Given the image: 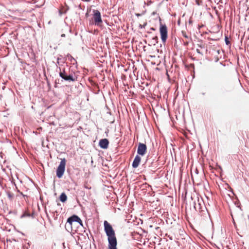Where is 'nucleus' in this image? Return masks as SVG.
<instances>
[{
	"label": "nucleus",
	"mask_w": 249,
	"mask_h": 249,
	"mask_svg": "<svg viewBox=\"0 0 249 249\" xmlns=\"http://www.w3.org/2000/svg\"><path fill=\"white\" fill-rule=\"evenodd\" d=\"M105 231L107 236L108 242V249H117V241L115 236V231L111 225L107 221L104 222Z\"/></svg>",
	"instance_id": "obj_1"
},
{
	"label": "nucleus",
	"mask_w": 249,
	"mask_h": 249,
	"mask_svg": "<svg viewBox=\"0 0 249 249\" xmlns=\"http://www.w3.org/2000/svg\"><path fill=\"white\" fill-rule=\"evenodd\" d=\"M59 70L60 71L59 73V76L64 80H65V81L74 82L76 80L77 78L74 74L71 73L69 74V75H67V74L65 71V69H63V70L62 71L61 68L59 67Z\"/></svg>",
	"instance_id": "obj_2"
},
{
	"label": "nucleus",
	"mask_w": 249,
	"mask_h": 249,
	"mask_svg": "<svg viewBox=\"0 0 249 249\" xmlns=\"http://www.w3.org/2000/svg\"><path fill=\"white\" fill-rule=\"evenodd\" d=\"M66 162L65 159L64 158L61 160L60 163L56 169V176L58 178H61L64 174L65 170Z\"/></svg>",
	"instance_id": "obj_3"
},
{
	"label": "nucleus",
	"mask_w": 249,
	"mask_h": 249,
	"mask_svg": "<svg viewBox=\"0 0 249 249\" xmlns=\"http://www.w3.org/2000/svg\"><path fill=\"white\" fill-rule=\"evenodd\" d=\"M92 12L95 25L100 26L103 22L100 12L97 10H93Z\"/></svg>",
	"instance_id": "obj_4"
},
{
	"label": "nucleus",
	"mask_w": 249,
	"mask_h": 249,
	"mask_svg": "<svg viewBox=\"0 0 249 249\" xmlns=\"http://www.w3.org/2000/svg\"><path fill=\"white\" fill-rule=\"evenodd\" d=\"M160 32L162 42L163 43H165L167 38V28L165 24H162L160 23Z\"/></svg>",
	"instance_id": "obj_5"
},
{
	"label": "nucleus",
	"mask_w": 249,
	"mask_h": 249,
	"mask_svg": "<svg viewBox=\"0 0 249 249\" xmlns=\"http://www.w3.org/2000/svg\"><path fill=\"white\" fill-rule=\"evenodd\" d=\"M146 145L145 144L140 143L138 145L137 153L141 156H143L146 153Z\"/></svg>",
	"instance_id": "obj_6"
},
{
	"label": "nucleus",
	"mask_w": 249,
	"mask_h": 249,
	"mask_svg": "<svg viewBox=\"0 0 249 249\" xmlns=\"http://www.w3.org/2000/svg\"><path fill=\"white\" fill-rule=\"evenodd\" d=\"M68 222L70 223H73V222H77L80 224V225L82 226V221L81 219L76 215H73L71 216L68 218Z\"/></svg>",
	"instance_id": "obj_7"
},
{
	"label": "nucleus",
	"mask_w": 249,
	"mask_h": 249,
	"mask_svg": "<svg viewBox=\"0 0 249 249\" xmlns=\"http://www.w3.org/2000/svg\"><path fill=\"white\" fill-rule=\"evenodd\" d=\"M203 204V202L202 199H199V198H197V201H194V207L196 211H202V205Z\"/></svg>",
	"instance_id": "obj_8"
},
{
	"label": "nucleus",
	"mask_w": 249,
	"mask_h": 249,
	"mask_svg": "<svg viewBox=\"0 0 249 249\" xmlns=\"http://www.w3.org/2000/svg\"><path fill=\"white\" fill-rule=\"evenodd\" d=\"M109 142L107 139H103L100 140L99 142V146L103 149H107L108 146Z\"/></svg>",
	"instance_id": "obj_9"
},
{
	"label": "nucleus",
	"mask_w": 249,
	"mask_h": 249,
	"mask_svg": "<svg viewBox=\"0 0 249 249\" xmlns=\"http://www.w3.org/2000/svg\"><path fill=\"white\" fill-rule=\"evenodd\" d=\"M141 160V158L139 155H136L135 157L133 163L132 167L134 168H136L138 167Z\"/></svg>",
	"instance_id": "obj_10"
},
{
	"label": "nucleus",
	"mask_w": 249,
	"mask_h": 249,
	"mask_svg": "<svg viewBox=\"0 0 249 249\" xmlns=\"http://www.w3.org/2000/svg\"><path fill=\"white\" fill-rule=\"evenodd\" d=\"M59 199L62 202H65L67 199V196L66 194L62 193L60 196Z\"/></svg>",
	"instance_id": "obj_11"
},
{
	"label": "nucleus",
	"mask_w": 249,
	"mask_h": 249,
	"mask_svg": "<svg viewBox=\"0 0 249 249\" xmlns=\"http://www.w3.org/2000/svg\"><path fill=\"white\" fill-rule=\"evenodd\" d=\"M72 223H70L67 222V223L65 224V227L66 230L69 232H71L72 231Z\"/></svg>",
	"instance_id": "obj_12"
},
{
	"label": "nucleus",
	"mask_w": 249,
	"mask_h": 249,
	"mask_svg": "<svg viewBox=\"0 0 249 249\" xmlns=\"http://www.w3.org/2000/svg\"><path fill=\"white\" fill-rule=\"evenodd\" d=\"M158 42V37L157 36H155L152 38V43L155 45L156 43Z\"/></svg>",
	"instance_id": "obj_13"
},
{
	"label": "nucleus",
	"mask_w": 249,
	"mask_h": 249,
	"mask_svg": "<svg viewBox=\"0 0 249 249\" xmlns=\"http://www.w3.org/2000/svg\"><path fill=\"white\" fill-rule=\"evenodd\" d=\"M30 214L26 213H24L23 214H22L20 215V217L21 218H23L24 217H30Z\"/></svg>",
	"instance_id": "obj_14"
},
{
	"label": "nucleus",
	"mask_w": 249,
	"mask_h": 249,
	"mask_svg": "<svg viewBox=\"0 0 249 249\" xmlns=\"http://www.w3.org/2000/svg\"><path fill=\"white\" fill-rule=\"evenodd\" d=\"M182 33V35L183 36L186 38H187V39H189V36H188L187 35L186 33L184 31H182L181 32Z\"/></svg>",
	"instance_id": "obj_15"
},
{
	"label": "nucleus",
	"mask_w": 249,
	"mask_h": 249,
	"mask_svg": "<svg viewBox=\"0 0 249 249\" xmlns=\"http://www.w3.org/2000/svg\"><path fill=\"white\" fill-rule=\"evenodd\" d=\"M67 56H69V57H70L69 59H70V61L71 62H72L73 61H75V59H74V58L72 56H71L70 54H68V55H67Z\"/></svg>",
	"instance_id": "obj_16"
},
{
	"label": "nucleus",
	"mask_w": 249,
	"mask_h": 249,
	"mask_svg": "<svg viewBox=\"0 0 249 249\" xmlns=\"http://www.w3.org/2000/svg\"><path fill=\"white\" fill-rule=\"evenodd\" d=\"M225 43L227 45H229L230 44V42L229 41L227 37H226L225 38Z\"/></svg>",
	"instance_id": "obj_17"
},
{
	"label": "nucleus",
	"mask_w": 249,
	"mask_h": 249,
	"mask_svg": "<svg viewBox=\"0 0 249 249\" xmlns=\"http://www.w3.org/2000/svg\"><path fill=\"white\" fill-rule=\"evenodd\" d=\"M196 52H197L198 53H199V54H201V55H202V54H203V53L200 52V50H199V49H196Z\"/></svg>",
	"instance_id": "obj_18"
},
{
	"label": "nucleus",
	"mask_w": 249,
	"mask_h": 249,
	"mask_svg": "<svg viewBox=\"0 0 249 249\" xmlns=\"http://www.w3.org/2000/svg\"><path fill=\"white\" fill-rule=\"evenodd\" d=\"M60 60V58L59 57H58L57 59V64H59V60Z\"/></svg>",
	"instance_id": "obj_19"
},
{
	"label": "nucleus",
	"mask_w": 249,
	"mask_h": 249,
	"mask_svg": "<svg viewBox=\"0 0 249 249\" xmlns=\"http://www.w3.org/2000/svg\"><path fill=\"white\" fill-rule=\"evenodd\" d=\"M135 15H136L137 17H138L141 16L142 15V14H138V13H137V14H135Z\"/></svg>",
	"instance_id": "obj_20"
},
{
	"label": "nucleus",
	"mask_w": 249,
	"mask_h": 249,
	"mask_svg": "<svg viewBox=\"0 0 249 249\" xmlns=\"http://www.w3.org/2000/svg\"><path fill=\"white\" fill-rule=\"evenodd\" d=\"M59 14L60 15H61L62 14V12L61 10L59 11Z\"/></svg>",
	"instance_id": "obj_21"
},
{
	"label": "nucleus",
	"mask_w": 249,
	"mask_h": 249,
	"mask_svg": "<svg viewBox=\"0 0 249 249\" xmlns=\"http://www.w3.org/2000/svg\"><path fill=\"white\" fill-rule=\"evenodd\" d=\"M61 36H62V37H65V34H62V35H61Z\"/></svg>",
	"instance_id": "obj_22"
},
{
	"label": "nucleus",
	"mask_w": 249,
	"mask_h": 249,
	"mask_svg": "<svg viewBox=\"0 0 249 249\" xmlns=\"http://www.w3.org/2000/svg\"><path fill=\"white\" fill-rule=\"evenodd\" d=\"M151 30H154L155 29H154L153 28H151Z\"/></svg>",
	"instance_id": "obj_23"
},
{
	"label": "nucleus",
	"mask_w": 249,
	"mask_h": 249,
	"mask_svg": "<svg viewBox=\"0 0 249 249\" xmlns=\"http://www.w3.org/2000/svg\"><path fill=\"white\" fill-rule=\"evenodd\" d=\"M85 188L89 189V188L88 187V186H85Z\"/></svg>",
	"instance_id": "obj_24"
},
{
	"label": "nucleus",
	"mask_w": 249,
	"mask_h": 249,
	"mask_svg": "<svg viewBox=\"0 0 249 249\" xmlns=\"http://www.w3.org/2000/svg\"><path fill=\"white\" fill-rule=\"evenodd\" d=\"M85 188L89 189V188L88 187V186H85Z\"/></svg>",
	"instance_id": "obj_25"
},
{
	"label": "nucleus",
	"mask_w": 249,
	"mask_h": 249,
	"mask_svg": "<svg viewBox=\"0 0 249 249\" xmlns=\"http://www.w3.org/2000/svg\"><path fill=\"white\" fill-rule=\"evenodd\" d=\"M1 132V130L0 129V133Z\"/></svg>",
	"instance_id": "obj_26"
}]
</instances>
